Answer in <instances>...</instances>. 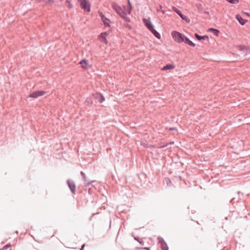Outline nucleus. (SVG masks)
I'll list each match as a JSON object with an SVG mask.
<instances>
[{
    "label": "nucleus",
    "mask_w": 250,
    "mask_h": 250,
    "mask_svg": "<svg viewBox=\"0 0 250 250\" xmlns=\"http://www.w3.org/2000/svg\"><path fill=\"white\" fill-rule=\"evenodd\" d=\"M165 181L167 183V184L168 185V186H170L171 184V180H170L169 178H165Z\"/></svg>",
    "instance_id": "obj_23"
},
{
    "label": "nucleus",
    "mask_w": 250,
    "mask_h": 250,
    "mask_svg": "<svg viewBox=\"0 0 250 250\" xmlns=\"http://www.w3.org/2000/svg\"><path fill=\"white\" fill-rule=\"evenodd\" d=\"M11 247L10 244H8L4 246L2 249H0V250H5L7 249L8 248H10Z\"/></svg>",
    "instance_id": "obj_24"
},
{
    "label": "nucleus",
    "mask_w": 250,
    "mask_h": 250,
    "mask_svg": "<svg viewBox=\"0 0 250 250\" xmlns=\"http://www.w3.org/2000/svg\"><path fill=\"white\" fill-rule=\"evenodd\" d=\"M43 1H45L46 3L50 4L53 2V0H42Z\"/></svg>",
    "instance_id": "obj_27"
},
{
    "label": "nucleus",
    "mask_w": 250,
    "mask_h": 250,
    "mask_svg": "<svg viewBox=\"0 0 250 250\" xmlns=\"http://www.w3.org/2000/svg\"><path fill=\"white\" fill-rule=\"evenodd\" d=\"M143 249L145 250L148 249L147 248H144Z\"/></svg>",
    "instance_id": "obj_39"
},
{
    "label": "nucleus",
    "mask_w": 250,
    "mask_h": 250,
    "mask_svg": "<svg viewBox=\"0 0 250 250\" xmlns=\"http://www.w3.org/2000/svg\"><path fill=\"white\" fill-rule=\"evenodd\" d=\"M65 2L68 4L67 6L68 8L71 9L72 8L73 5L70 2V1L68 0H66L65 1Z\"/></svg>",
    "instance_id": "obj_22"
},
{
    "label": "nucleus",
    "mask_w": 250,
    "mask_h": 250,
    "mask_svg": "<svg viewBox=\"0 0 250 250\" xmlns=\"http://www.w3.org/2000/svg\"><path fill=\"white\" fill-rule=\"evenodd\" d=\"M143 21L146 26L148 28V29L150 31H156V30L153 29L154 26L152 24L151 22L150 21L149 19H146L144 18L143 19Z\"/></svg>",
    "instance_id": "obj_7"
},
{
    "label": "nucleus",
    "mask_w": 250,
    "mask_h": 250,
    "mask_svg": "<svg viewBox=\"0 0 250 250\" xmlns=\"http://www.w3.org/2000/svg\"><path fill=\"white\" fill-rule=\"evenodd\" d=\"M93 216H94V213H92V215H91V217H90V220H91V219H92V217H93Z\"/></svg>",
    "instance_id": "obj_35"
},
{
    "label": "nucleus",
    "mask_w": 250,
    "mask_h": 250,
    "mask_svg": "<svg viewBox=\"0 0 250 250\" xmlns=\"http://www.w3.org/2000/svg\"><path fill=\"white\" fill-rule=\"evenodd\" d=\"M95 100H96V102L97 101L100 103H102L105 100V99L102 94L97 92L95 93Z\"/></svg>",
    "instance_id": "obj_12"
},
{
    "label": "nucleus",
    "mask_w": 250,
    "mask_h": 250,
    "mask_svg": "<svg viewBox=\"0 0 250 250\" xmlns=\"http://www.w3.org/2000/svg\"><path fill=\"white\" fill-rule=\"evenodd\" d=\"M167 146V144L166 146H161L160 148H164Z\"/></svg>",
    "instance_id": "obj_36"
},
{
    "label": "nucleus",
    "mask_w": 250,
    "mask_h": 250,
    "mask_svg": "<svg viewBox=\"0 0 250 250\" xmlns=\"http://www.w3.org/2000/svg\"><path fill=\"white\" fill-rule=\"evenodd\" d=\"M195 37L198 41L205 40L206 39H208V36H200L197 33L195 34Z\"/></svg>",
    "instance_id": "obj_15"
},
{
    "label": "nucleus",
    "mask_w": 250,
    "mask_h": 250,
    "mask_svg": "<svg viewBox=\"0 0 250 250\" xmlns=\"http://www.w3.org/2000/svg\"><path fill=\"white\" fill-rule=\"evenodd\" d=\"M228 2L232 4H237L239 2V0H226Z\"/></svg>",
    "instance_id": "obj_19"
},
{
    "label": "nucleus",
    "mask_w": 250,
    "mask_h": 250,
    "mask_svg": "<svg viewBox=\"0 0 250 250\" xmlns=\"http://www.w3.org/2000/svg\"><path fill=\"white\" fill-rule=\"evenodd\" d=\"M85 247V244H83L82 247H81V248L80 249V250H83V248L84 247Z\"/></svg>",
    "instance_id": "obj_30"
},
{
    "label": "nucleus",
    "mask_w": 250,
    "mask_h": 250,
    "mask_svg": "<svg viewBox=\"0 0 250 250\" xmlns=\"http://www.w3.org/2000/svg\"><path fill=\"white\" fill-rule=\"evenodd\" d=\"M82 9L85 12H90V4L86 0H79Z\"/></svg>",
    "instance_id": "obj_3"
},
{
    "label": "nucleus",
    "mask_w": 250,
    "mask_h": 250,
    "mask_svg": "<svg viewBox=\"0 0 250 250\" xmlns=\"http://www.w3.org/2000/svg\"><path fill=\"white\" fill-rule=\"evenodd\" d=\"M85 103H87V104H88L90 102H89V100L87 99L86 100Z\"/></svg>",
    "instance_id": "obj_33"
},
{
    "label": "nucleus",
    "mask_w": 250,
    "mask_h": 250,
    "mask_svg": "<svg viewBox=\"0 0 250 250\" xmlns=\"http://www.w3.org/2000/svg\"><path fill=\"white\" fill-rule=\"evenodd\" d=\"M46 93V92L45 91L42 90H37L35 91L32 93H30L28 97L32 98H37L39 97L42 96L45 94Z\"/></svg>",
    "instance_id": "obj_4"
},
{
    "label": "nucleus",
    "mask_w": 250,
    "mask_h": 250,
    "mask_svg": "<svg viewBox=\"0 0 250 250\" xmlns=\"http://www.w3.org/2000/svg\"><path fill=\"white\" fill-rule=\"evenodd\" d=\"M127 2L129 6H124V9L127 12L128 14H130L132 10V6L129 0H127Z\"/></svg>",
    "instance_id": "obj_14"
},
{
    "label": "nucleus",
    "mask_w": 250,
    "mask_h": 250,
    "mask_svg": "<svg viewBox=\"0 0 250 250\" xmlns=\"http://www.w3.org/2000/svg\"><path fill=\"white\" fill-rule=\"evenodd\" d=\"M245 14H246V15H248L249 16H250V14H249L248 13H245Z\"/></svg>",
    "instance_id": "obj_37"
},
{
    "label": "nucleus",
    "mask_w": 250,
    "mask_h": 250,
    "mask_svg": "<svg viewBox=\"0 0 250 250\" xmlns=\"http://www.w3.org/2000/svg\"><path fill=\"white\" fill-rule=\"evenodd\" d=\"M158 241L159 243L160 244L161 248L163 250H168V248L167 245V244L165 242V241L164 240V239L162 237H158Z\"/></svg>",
    "instance_id": "obj_8"
},
{
    "label": "nucleus",
    "mask_w": 250,
    "mask_h": 250,
    "mask_svg": "<svg viewBox=\"0 0 250 250\" xmlns=\"http://www.w3.org/2000/svg\"><path fill=\"white\" fill-rule=\"evenodd\" d=\"M99 16L102 22L103 23L105 27H109L110 21L106 18L102 12H99Z\"/></svg>",
    "instance_id": "obj_6"
},
{
    "label": "nucleus",
    "mask_w": 250,
    "mask_h": 250,
    "mask_svg": "<svg viewBox=\"0 0 250 250\" xmlns=\"http://www.w3.org/2000/svg\"><path fill=\"white\" fill-rule=\"evenodd\" d=\"M213 33L215 36H219L220 32H213Z\"/></svg>",
    "instance_id": "obj_29"
},
{
    "label": "nucleus",
    "mask_w": 250,
    "mask_h": 250,
    "mask_svg": "<svg viewBox=\"0 0 250 250\" xmlns=\"http://www.w3.org/2000/svg\"><path fill=\"white\" fill-rule=\"evenodd\" d=\"M111 6L116 13L125 21H130L129 18L127 16V12L125 10V11L115 2H113L111 4Z\"/></svg>",
    "instance_id": "obj_1"
},
{
    "label": "nucleus",
    "mask_w": 250,
    "mask_h": 250,
    "mask_svg": "<svg viewBox=\"0 0 250 250\" xmlns=\"http://www.w3.org/2000/svg\"><path fill=\"white\" fill-rule=\"evenodd\" d=\"M152 33L154 35V36L156 37L158 39H160L161 38V35H160L159 32H152Z\"/></svg>",
    "instance_id": "obj_21"
},
{
    "label": "nucleus",
    "mask_w": 250,
    "mask_h": 250,
    "mask_svg": "<svg viewBox=\"0 0 250 250\" xmlns=\"http://www.w3.org/2000/svg\"><path fill=\"white\" fill-rule=\"evenodd\" d=\"M235 199V198H233L232 199H231V200H230V202L232 203H233V201Z\"/></svg>",
    "instance_id": "obj_32"
},
{
    "label": "nucleus",
    "mask_w": 250,
    "mask_h": 250,
    "mask_svg": "<svg viewBox=\"0 0 250 250\" xmlns=\"http://www.w3.org/2000/svg\"><path fill=\"white\" fill-rule=\"evenodd\" d=\"M141 244H142L144 242L143 241H139Z\"/></svg>",
    "instance_id": "obj_38"
},
{
    "label": "nucleus",
    "mask_w": 250,
    "mask_h": 250,
    "mask_svg": "<svg viewBox=\"0 0 250 250\" xmlns=\"http://www.w3.org/2000/svg\"><path fill=\"white\" fill-rule=\"evenodd\" d=\"M174 68V66L171 64H167L162 69L163 70H170Z\"/></svg>",
    "instance_id": "obj_18"
},
{
    "label": "nucleus",
    "mask_w": 250,
    "mask_h": 250,
    "mask_svg": "<svg viewBox=\"0 0 250 250\" xmlns=\"http://www.w3.org/2000/svg\"><path fill=\"white\" fill-rule=\"evenodd\" d=\"M66 182L72 193L75 194L76 190V185L75 183L73 181L69 179L67 180Z\"/></svg>",
    "instance_id": "obj_9"
},
{
    "label": "nucleus",
    "mask_w": 250,
    "mask_h": 250,
    "mask_svg": "<svg viewBox=\"0 0 250 250\" xmlns=\"http://www.w3.org/2000/svg\"><path fill=\"white\" fill-rule=\"evenodd\" d=\"M162 8V6L161 5H159V7L158 8H157V11L158 12L161 11L163 14H164L165 11L161 10Z\"/></svg>",
    "instance_id": "obj_25"
},
{
    "label": "nucleus",
    "mask_w": 250,
    "mask_h": 250,
    "mask_svg": "<svg viewBox=\"0 0 250 250\" xmlns=\"http://www.w3.org/2000/svg\"><path fill=\"white\" fill-rule=\"evenodd\" d=\"M134 239H135V240L138 241V242L139 241V237H135Z\"/></svg>",
    "instance_id": "obj_34"
},
{
    "label": "nucleus",
    "mask_w": 250,
    "mask_h": 250,
    "mask_svg": "<svg viewBox=\"0 0 250 250\" xmlns=\"http://www.w3.org/2000/svg\"><path fill=\"white\" fill-rule=\"evenodd\" d=\"M125 27H126L128 29H131V26L128 24V23H126L125 24Z\"/></svg>",
    "instance_id": "obj_28"
},
{
    "label": "nucleus",
    "mask_w": 250,
    "mask_h": 250,
    "mask_svg": "<svg viewBox=\"0 0 250 250\" xmlns=\"http://www.w3.org/2000/svg\"><path fill=\"white\" fill-rule=\"evenodd\" d=\"M172 9L173 11L176 13L183 21H185L188 23L190 21V20L186 15L183 14L181 11L178 9L177 8L173 7Z\"/></svg>",
    "instance_id": "obj_5"
},
{
    "label": "nucleus",
    "mask_w": 250,
    "mask_h": 250,
    "mask_svg": "<svg viewBox=\"0 0 250 250\" xmlns=\"http://www.w3.org/2000/svg\"><path fill=\"white\" fill-rule=\"evenodd\" d=\"M236 19L239 22L241 25H244L246 22V20L243 19L242 17L240 15H237L236 16Z\"/></svg>",
    "instance_id": "obj_16"
},
{
    "label": "nucleus",
    "mask_w": 250,
    "mask_h": 250,
    "mask_svg": "<svg viewBox=\"0 0 250 250\" xmlns=\"http://www.w3.org/2000/svg\"><path fill=\"white\" fill-rule=\"evenodd\" d=\"M94 181H91V182H88L85 184V190L88 191V192L89 194L92 195L94 193V190L93 189V186L92 185V183H93Z\"/></svg>",
    "instance_id": "obj_10"
},
{
    "label": "nucleus",
    "mask_w": 250,
    "mask_h": 250,
    "mask_svg": "<svg viewBox=\"0 0 250 250\" xmlns=\"http://www.w3.org/2000/svg\"><path fill=\"white\" fill-rule=\"evenodd\" d=\"M169 130H176V128H175V127H170V128H169Z\"/></svg>",
    "instance_id": "obj_31"
},
{
    "label": "nucleus",
    "mask_w": 250,
    "mask_h": 250,
    "mask_svg": "<svg viewBox=\"0 0 250 250\" xmlns=\"http://www.w3.org/2000/svg\"><path fill=\"white\" fill-rule=\"evenodd\" d=\"M81 175L82 176V177H83V179L84 181L85 182H87V181H88V180L87 179V178H86V177L85 174L83 172L81 171Z\"/></svg>",
    "instance_id": "obj_20"
},
{
    "label": "nucleus",
    "mask_w": 250,
    "mask_h": 250,
    "mask_svg": "<svg viewBox=\"0 0 250 250\" xmlns=\"http://www.w3.org/2000/svg\"><path fill=\"white\" fill-rule=\"evenodd\" d=\"M207 31H219L216 29L209 28L207 30Z\"/></svg>",
    "instance_id": "obj_26"
},
{
    "label": "nucleus",
    "mask_w": 250,
    "mask_h": 250,
    "mask_svg": "<svg viewBox=\"0 0 250 250\" xmlns=\"http://www.w3.org/2000/svg\"><path fill=\"white\" fill-rule=\"evenodd\" d=\"M184 42L186 44H188V45H189L190 46H192V47H194L195 46V44L194 43L191 41H190L187 37L186 38H185V40L184 41Z\"/></svg>",
    "instance_id": "obj_17"
},
{
    "label": "nucleus",
    "mask_w": 250,
    "mask_h": 250,
    "mask_svg": "<svg viewBox=\"0 0 250 250\" xmlns=\"http://www.w3.org/2000/svg\"><path fill=\"white\" fill-rule=\"evenodd\" d=\"M107 34V32H101V34L99 37V39L104 43L107 44V41L106 39V37Z\"/></svg>",
    "instance_id": "obj_13"
},
{
    "label": "nucleus",
    "mask_w": 250,
    "mask_h": 250,
    "mask_svg": "<svg viewBox=\"0 0 250 250\" xmlns=\"http://www.w3.org/2000/svg\"><path fill=\"white\" fill-rule=\"evenodd\" d=\"M171 35L174 40L179 43L184 42L185 38H187V37L180 32H171Z\"/></svg>",
    "instance_id": "obj_2"
},
{
    "label": "nucleus",
    "mask_w": 250,
    "mask_h": 250,
    "mask_svg": "<svg viewBox=\"0 0 250 250\" xmlns=\"http://www.w3.org/2000/svg\"><path fill=\"white\" fill-rule=\"evenodd\" d=\"M79 64L82 65V67L83 69L88 70L89 68H91L92 65L88 64V61L86 59H83L79 62Z\"/></svg>",
    "instance_id": "obj_11"
}]
</instances>
